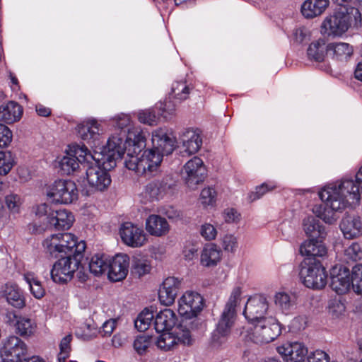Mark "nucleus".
Listing matches in <instances>:
<instances>
[{
	"label": "nucleus",
	"mask_w": 362,
	"mask_h": 362,
	"mask_svg": "<svg viewBox=\"0 0 362 362\" xmlns=\"http://www.w3.org/2000/svg\"><path fill=\"white\" fill-rule=\"evenodd\" d=\"M115 122L116 127L118 129L120 130L119 134L123 135V136H127L130 133L132 134V137L134 138V134H136L138 132H141L140 131L136 130L135 132H130V125H131V118L129 115L125 114H120L115 116Z\"/></svg>",
	"instance_id": "79ce46f5"
},
{
	"label": "nucleus",
	"mask_w": 362,
	"mask_h": 362,
	"mask_svg": "<svg viewBox=\"0 0 362 362\" xmlns=\"http://www.w3.org/2000/svg\"><path fill=\"white\" fill-rule=\"evenodd\" d=\"M182 145L180 153L182 156H189L196 153L202 145L199 133L193 129L185 130L180 137Z\"/></svg>",
	"instance_id": "5701e85b"
},
{
	"label": "nucleus",
	"mask_w": 362,
	"mask_h": 362,
	"mask_svg": "<svg viewBox=\"0 0 362 362\" xmlns=\"http://www.w3.org/2000/svg\"><path fill=\"white\" fill-rule=\"evenodd\" d=\"M138 119L140 122L148 125H153L156 123V116L151 110L140 111L138 114Z\"/></svg>",
	"instance_id": "0e129e2a"
},
{
	"label": "nucleus",
	"mask_w": 362,
	"mask_h": 362,
	"mask_svg": "<svg viewBox=\"0 0 362 362\" xmlns=\"http://www.w3.org/2000/svg\"><path fill=\"white\" fill-rule=\"evenodd\" d=\"M76 131L78 136L92 147L97 149L100 146V138L105 130L96 119H88L78 124Z\"/></svg>",
	"instance_id": "2eb2a0df"
},
{
	"label": "nucleus",
	"mask_w": 362,
	"mask_h": 362,
	"mask_svg": "<svg viewBox=\"0 0 362 362\" xmlns=\"http://www.w3.org/2000/svg\"><path fill=\"white\" fill-rule=\"evenodd\" d=\"M92 153L83 145H71L68 146L65 155L59 159L58 166L64 175H71L79 168V163H91L94 160Z\"/></svg>",
	"instance_id": "39448f33"
},
{
	"label": "nucleus",
	"mask_w": 362,
	"mask_h": 362,
	"mask_svg": "<svg viewBox=\"0 0 362 362\" xmlns=\"http://www.w3.org/2000/svg\"><path fill=\"white\" fill-rule=\"evenodd\" d=\"M274 303L282 313H288L296 304V297L286 292H278L274 296Z\"/></svg>",
	"instance_id": "4c0bfd02"
},
{
	"label": "nucleus",
	"mask_w": 362,
	"mask_h": 362,
	"mask_svg": "<svg viewBox=\"0 0 362 362\" xmlns=\"http://www.w3.org/2000/svg\"><path fill=\"white\" fill-rule=\"evenodd\" d=\"M361 23L362 16L358 8H339L324 19L321 25L322 33L328 36L340 37L350 27H358Z\"/></svg>",
	"instance_id": "7ed1b4c3"
},
{
	"label": "nucleus",
	"mask_w": 362,
	"mask_h": 362,
	"mask_svg": "<svg viewBox=\"0 0 362 362\" xmlns=\"http://www.w3.org/2000/svg\"><path fill=\"white\" fill-rule=\"evenodd\" d=\"M189 93V89L185 83L180 81L173 84L170 97L175 99L178 103L186 100Z\"/></svg>",
	"instance_id": "09e8293b"
},
{
	"label": "nucleus",
	"mask_w": 362,
	"mask_h": 362,
	"mask_svg": "<svg viewBox=\"0 0 362 362\" xmlns=\"http://www.w3.org/2000/svg\"><path fill=\"white\" fill-rule=\"evenodd\" d=\"M200 234L206 240H212L217 235V230L212 224L206 223L201 226Z\"/></svg>",
	"instance_id": "e2e57ef3"
},
{
	"label": "nucleus",
	"mask_w": 362,
	"mask_h": 362,
	"mask_svg": "<svg viewBox=\"0 0 362 362\" xmlns=\"http://www.w3.org/2000/svg\"><path fill=\"white\" fill-rule=\"evenodd\" d=\"M222 252L216 245L206 244L200 254V263L204 267H214L220 262Z\"/></svg>",
	"instance_id": "7c9ffc66"
},
{
	"label": "nucleus",
	"mask_w": 362,
	"mask_h": 362,
	"mask_svg": "<svg viewBox=\"0 0 362 362\" xmlns=\"http://www.w3.org/2000/svg\"><path fill=\"white\" fill-rule=\"evenodd\" d=\"M1 296L11 306L21 309L25 305V298L22 290L13 284H6L1 289Z\"/></svg>",
	"instance_id": "393cba45"
},
{
	"label": "nucleus",
	"mask_w": 362,
	"mask_h": 362,
	"mask_svg": "<svg viewBox=\"0 0 362 362\" xmlns=\"http://www.w3.org/2000/svg\"><path fill=\"white\" fill-rule=\"evenodd\" d=\"M24 279L29 285L30 291L35 298L40 299L45 296V288L42 286L41 282L33 275L30 274H25Z\"/></svg>",
	"instance_id": "a18cd8bd"
},
{
	"label": "nucleus",
	"mask_w": 362,
	"mask_h": 362,
	"mask_svg": "<svg viewBox=\"0 0 362 362\" xmlns=\"http://www.w3.org/2000/svg\"><path fill=\"white\" fill-rule=\"evenodd\" d=\"M250 339L256 344L269 343L281 334V327L275 318L267 317L253 323Z\"/></svg>",
	"instance_id": "6e6552de"
},
{
	"label": "nucleus",
	"mask_w": 362,
	"mask_h": 362,
	"mask_svg": "<svg viewBox=\"0 0 362 362\" xmlns=\"http://www.w3.org/2000/svg\"><path fill=\"white\" fill-rule=\"evenodd\" d=\"M217 193L214 188L208 187L204 188L200 194L201 204L204 206H213L216 201Z\"/></svg>",
	"instance_id": "603ef678"
},
{
	"label": "nucleus",
	"mask_w": 362,
	"mask_h": 362,
	"mask_svg": "<svg viewBox=\"0 0 362 362\" xmlns=\"http://www.w3.org/2000/svg\"><path fill=\"white\" fill-rule=\"evenodd\" d=\"M170 180V177H167L162 180H155L148 183L145 188L146 196L151 200L162 198L173 185L172 182H169Z\"/></svg>",
	"instance_id": "c85d7f7f"
},
{
	"label": "nucleus",
	"mask_w": 362,
	"mask_h": 362,
	"mask_svg": "<svg viewBox=\"0 0 362 362\" xmlns=\"http://www.w3.org/2000/svg\"><path fill=\"white\" fill-rule=\"evenodd\" d=\"M268 302L262 296L250 298L245 306L243 314L245 318L252 323L264 319V315L268 309Z\"/></svg>",
	"instance_id": "f3484780"
},
{
	"label": "nucleus",
	"mask_w": 362,
	"mask_h": 362,
	"mask_svg": "<svg viewBox=\"0 0 362 362\" xmlns=\"http://www.w3.org/2000/svg\"><path fill=\"white\" fill-rule=\"evenodd\" d=\"M206 174V169L204 162L197 156L188 160L183 166L182 171L185 183L192 189L204 181Z\"/></svg>",
	"instance_id": "4468645a"
},
{
	"label": "nucleus",
	"mask_w": 362,
	"mask_h": 362,
	"mask_svg": "<svg viewBox=\"0 0 362 362\" xmlns=\"http://www.w3.org/2000/svg\"><path fill=\"white\" fill-rule=\"evenodd\" d=\"M323 239H309L304 241L300 247V253L303 256L323 257L327 253V249L322 243Z\"/></svg>",
	"instance_id": "72a5a7b5"
},
{
	"label": "nucleus",
	"mask_w": 362,
	"mask_h": 362,
	"mask_svg": "<svg viewBox=\"0 0 362 362\" xmlns=\"http://www.w3.org/2000/svg\"><path fill=\"white\" fill-rule=\"evenodd\" d=\"M204 307V298L196 291H187L178 300V313L186 319L197 317Z\"/></svg>",
	"instance_id": "9b49d317"
},
{
	"label": "nucleus",
	"mask_w": 362,
	"mask_h": 362,
	"mask_svg": "<svg viewBox=\"0 0 362 362\" xmlns=\"http://www.w3.org/2000/svg\"><path fill=\"white\" fill-rule=\"evenodd\" d=\"M13 134L10 129L0 124V148L8 146L12 141Z\"/></svg>",
	"instance_id": "bf43d9fd"
},
{
	"label": "nucleus",
	"mask_w": 362,
	"mask_h": 362,
	"mask_svg": "<svg viewBox=\"0 0 362 362\" xmlns=\"http://www.w3.org/2000/svg\"><path fill=\"white\" fill-rule=\"evenodd\" d=\"M23 107L16 102L10 101L0 106V121L12 124L20 120L23 115Z\"/></svg>",
	"instance_id": "cd10ccee"
},
{
	"label": "nucleus",
	"mask_w": 362,
	"mask_h": 362,
	"mask_svg": "<svg viewBox=\"0 0 362 362\" xmlns=\"http://www.w3.org/2000/svg\"><path fill=\"white\" fill-rule=\"evenodd\" d=\"M351 286L356 294L362 293V264H356L350 272Z\"/></svg>",
	"instance_id": "37998d69"
},
{
	"label": "nucleus",
	"mask_w": 362,
	"mask_h": 362,
	"mask_svg": "<svg viewBox=\"0 0 362 362\" xmlns=\"http://www.w3.org/2000/svg\"><path fill=\"white\" fill-rule=\"evenodd\" d=\"M361 193L358 183L353 177H344L319 191V197L324 204L315 205L312 211L325 223L333 224L339 218V213L347 206L359 204Z\"/></svg>",
	"instance_id": "f03ea898"
},
{
	"label": "nucleus",
	"mask_w": 362,
	"mask_h": 362,
	"mask_svg": "<svg viewBox=\"0 0 362 362\" xmlns=\"http://www.w3.org/2000/svg\"><path fill=\"white\" fill-rule=\"evenodd\" d=\"M276 350L286 362H305L308 356L307 347L300 342L286 343Z\"/></svg>",
	"instance_id": "a211bd4d"
},
{
	"label": "nucleus",
	"mask_w": 362,
	"mask_h": 362,
	"mask_svg": "<svg viewBox=\"0 0 362 362\" xmlns=\"http://www.w3.org/2000/svg\"><path fill=\"white\" fill-rule=\"evenodd\" d=\"M174 334L177 338V342H181L185 344H189L191 342V335L189 329H184L181 325L175 328L173 330Z\"/></svg>",
	"instance_id": "052dcab7"
},
{
	"label": "nucleus",
	"mask_w": 362,
	"mask_h": 362,
	"mask_svg": "<svg viewBox=\"0 0 362 362\" xmlns=\"http://www.w3.org/2000/svg\"><path fill=\"white\" fill-rule=\"evenodd\" d=\"M177 317L175 313L169 308L160 311L154 321L155 329L158 333L170 331L175 325Z\"/></svg>",
	"instance_id": "c756f323"
},
{
	"label": "nucleus",
	"mask_w": 362,
	"mask_h": 362,
	"mask_svg": "<svg viewBox=\"0 0 362 362\" xmlns=\"http://www.w3.org/2000/svg\"><path fill=\"white\" fill-rule=\"evenodd\" d=\"M307 54L310 60L322 62L324 60L325 55L328 54V44L326 45L323 39L314 41L309 45Z\"/></svg>",
	"instance_id": "c9c22d12"
},
{
	"label": "nucleus",
	"mask_w": 362,
	"mask_h": 362,
	"mask_svg": "<svg viewBox=\"0 0 362 362\" xmlns=\"http://www.w3.org/2000/svg\"><path fill=\"white\" fill-rule=\"evenodd\" d=\"M74 222V216L66 210H57L49 212L47 223L57 229H69Z\"/></svg>",
	"instance_id": "bb28decb"
},
{
	"label": "nucleus",
	"mask_w": 362,
	"mask_h": 362,
	"mask_svg": "<svg viewBox=\"0 0 362 362\" xmlns=\"http://www.w3.org/2000/svg\"><path fill=\"white\" fill-rule=\"evenodd\" d=\"M132 137L129 133L127 136H123L119 134H112L107 140L105 146H100L97 149H94L93 156L94 160L102 162L103 163H109L110 168L116 165V160L122 159L124 154V165H126V160L127 158V148H129L128 140Z\"/></svg>",
	"instance_id": "20e7f679"
},
{
	"label": "nucleus",
	"mask_w": 362,
	"mask_h": 362,
	"mask_svg": "<svg viewBox=\"0 0 362 362\" xmlns=\"http://www.w3.org/2000/svg\"><path fill=\"white\" fill-rule=\"evenodd\" d=\"M172 97H169L165 100L164 103L160 104V110L162 116L166 119H170L175 113L177 103L171 100Z\"/></svg>",
	"instance_id": "5fc2aeb1"
},
{
	"label": "nucleus",
	"mask_w": 362,
	"mask_h": 362,
	"mask_svg": "<svg viewBox=\"0 0 362 362\" xmlns=\"http://www.w3.org/2000/svg\"><path fill=\"white\" fill-rule=\"evenodd\" d=\"M222 247L226 252L234 253L238 249V238L233 235H226L222 238Z\"/></svg>",
	"instance_id": "6e6d98bb"
},
{
	"label": "nucleus",
	"mask_w": 362,
	"mask_h": 362,
	"mask_svg": "<svg viewBox=\"0 0 362 362\" xmlns=\"http://www.w3.org/2000/svg\"><path fill=\"white\" fill-rule=\"evenodd\" d=\"M330 286L339 295L347 293L351 289L349 269L344 267L334 268L332 272Z\"/></svg>",
	"instance_id": "4be33fe9"
},
{
	"label": "nucleus",
	"mask_w": 362,
	"mask_h": 362,
	"mask_svg": "<svg viewBox=\"0 0 362 362\" xmlns=\"http://www.w3.org/2000/svg\"><path fill=\"white\" fill-rule=\"evenodd\" d=\"M170 226L167 219L160 215L151 214L145 221V230L150 235L160 238L165 236Z\"/></svg>",
	"instance_id": "b1692460"
},
{
	"label": "nucleus",
	"mask_w": 362,
	"mask_h": 362,
	"mask_svg": "<svg viewBox=\"0 0 362 362\" xmlns=\"http://www.w3.org/2000/svg\"><path fill=\"white\" fill-rule=\"evenodd\" d=\"M26 344L16 336H9L2 343L1 357L4 362H21L27 354Z\"/></svg>",
	"instance_id": "f8f14e48"
},
{
	"label": "nucleus",
	"mask_w": 362,
	"mask_h": 362,
	"mask_svg": "<svg viewBox=\"0 0 362 362\" xmlns=\"http://www.w3.org/2000/svg\"><path fill=\"white\" fill-rule=\"evenodd\" d=\"M46 195L52 202L67 204L76 200L78 194L74 182L60 179L47 187Z\"/></svg>",
	"instance_id": "0eeeda50"
},
{
	"label": "nucleus",
	"mask_w": 362,
	"mask_h": 362,
	"mask_svg": "<svg viewBox=\"0 0 362 362\" xmlns=\"http://www.w3.org/2000/svg\"><path fill=\"white\" fill-rule=\"evenodd\" d=\"M177 338L173 331L162 332L156 340L158 347L163 351H169L177 344Z\"/></svg>",
	"instance_id": "a19ab883"
},
{
	"label": "nucleus",
	"mask_w": 362,
	"mask_h": 362,
	"mask_svg": "<svg viewBox=\"0 0 362 362\" xmlns=\"http://www.w3.org/2000/svg\"><path fill=\"white\" fill-rule=\"evenodd\" d=\"M181 287V281L174 276L167 277L162 283L158 291L160 302L166 306L171 305L175 300Z\"/></svg>",
	"instance_id": "aec40b11"
},
{
	"label": "nucleus",
	"mask_w": 362,
	"mask_h": 362,
	"mask_svg": "<svg viewBox=\"0 0 362 362\" xmlns=\"http://www.w3.org/2000/svg\"><path fill=\"white\" fill-rule=\"evenodd\" d=\"M108 277L112 281H119L124 279L127 274L129 266V257L126 254H119L108 260Z\"/></svg>",
	"instance_id": "6ab92c4d"
},
{
	"label": "nucleus",
	"mask_w": 362,
	"mask_h": 362,
	"mask_svg": "<svg viewBox=\"0 0 362 362\" xmlns=\"http://www.w3.org/2000/svg\"><path fill=\"white\" fill-rule=\"evenodd\" d=\"M153 312L148 310V308H145L137 317L136 320L134 322L135 327L139 332H144L151 325L152 320L153 319Z\"/></svg>",
	"instance_id": "49530a36"
},
{
	"label": "nucleus",
	"mask_w": 362,
	"mask_h": 362,
	"mask_svg": "<svg viewBox=\"0 0 362 362\" xmlns=\"http://www.w3.org/2000/svg\"><path fill=\"white\" fill-rule=\"evenodd\" d=\"M151 266L148 260L143 258H135L132 263V272L139 276L148 274Z\"/></svg>",
	"instance_id": "3c124183"
},
{
	"label": "nucleus",
	"mask_w": 362,
	"mask_h": 362,
	"mask_svg": "<svg viewBox=\"0 0 362 362\" xmlns=\"http://www.w3.org/2000/svg\"><path fill=\"white\" fill-rule=\"evenodd\" d=\"M122 241L127 246L135 248L144 246L148 241L144 230L131 222H125L119 228Z\"/></svg>",
	"instance_id": "dca6fc26"
},
{
	"label": "nucleus",
	"mask_w": 362,
	"mask_h": 362,
	"mask_svg": "<svg viewBox=\"0 0 362 362\" xmlns=\"http://www.w3.org/2000/svg\"><path fill=\"white\" fill-rule=\"evenodd\" d=\"M303 229L310 239H325L327 235L325 228L313 216L303 220Z\"/></svg>",
	"instance_id": "f704fd0d"
},
{
	"label": "nucleus",
	"mask_w": 362,
	"mask_h": 362,
	"mask_svg": "<svg viewBox=\"0 0 362 362\" xmlns=\"http://www.w3.org/2000/svg\"><path fill=\"white\" fill-rule=\"evenodd\" d=\"M44 252L53 257L62 255V245L59 242L57 234H52L46 237L42 243Z\"/></svg>",
	"instance_id": "58836bf2"
},
{
	"label": "nucleus",
	"mask_w": 362,
	"mask_h": 362,
	"mask_svg": "<svg viewBox=\"0 0 362 362\" xmlns=\"http://www.w3.org/2000/svg\"><path fill=\"white\" fill-rule=\"evenodd\" d=\"M345 256L351 260L356 261L362 259V250L357 243H352L344 251Z\"/></svg>",
	"instance_id": "4d7b16f0"
},
{
	"label": "nucleus",
	"mask_w": 362,
	"mask_h": 362,
	"mask_svg": "<svg viewBox=\"0 0 362 362\" xmlns=\"http://www.w3.org/2000/svg\"><path fill=\"white\" fill-rule=\"evenodd\" d=\"M59 242L62 245V254L71 253V256L83 257L86 249V243L83 240L78 241V238L71 233H58Z\"/></svg>",
	"instance_id": "412c9836"
},
{
	"label": "nucleus",
	"mask_w": 362,
	"mask_h": 362,
	"mask_svg": "<svg viewBox=\"0 0 362 362\" xmlns=\"http://www.w3.org/2000/svg\"><path fill=\"white\" fill-rule=\"evenodd\" d=\"M15 161L12 153L10 151H0V175H7L13 166Z\"/></svg>",
	"instance_id": "8fccbe9b"
},
{
	"label": "nucleus",
	"mask_w": 362,
	"mask_h": 362,
	"mask_svg": "<svg viewBox=\"0 0 362 362\" xmlns=\"http://www.w3.org/2000/svg\"><path fill=\"white\" fill-rule=\"evenodd\" d=\"M339 226L346 239L356 238L362 235V221L358 216H345L341 221Z\"/></svg>",
	"instance_id": "a878e982"
},
{
	"label": "nucleus",
	"mask_w": 362,
	"mask_h": 362,
	"mask_svg": "<svg viewBox=\"0 0 362 362\" xmlns=\"http://www.w3.org/2000/svg\"><path fill=\"white\" fill-rule=\"evenodd\" d=\"M150 345V339L148 337L141 335L134 340V347L139 354L144 353Z\"/></svg>",
	"instance_id": "69168bd1"
},
{
	"label": "nucleus",
	"mask_w": 362,
	"mask_h": 362,
	"mask_svg": "<svg viewBox=\"0 0 362 362\" xmlns=\"http://www.w3.org/2000/svg\"><path fill=\"white\" fill-rule=\"evenodd\" d=\"M354 54V47L346 42H331L328 44V55L333 59L346 62Z\"/></svg>",
	"instance_id": "2f4dec72"
},
{
	"label": "nucleus",
	"mask_w": 362,
	"mask_h": 362,
	"mask_svg": "<svg viewBox=\"0 0 362 362\" xmlns=\"http://www.w3.org/2000/svg\"><path fill=\"white\" fill-rule=\"evenodd\" d=\"M23 203L22 197L18 194L10 193L4 197L5 206L11 214H19Z\"/></svg>",
	"instance_id": "c03bdc74"
},
{
	"label": "nucleus",
	"mask_w": 362,
	"mask_h": 362,
	"mask_svg": "<svg viewBox=\"0 0 362 362\" xmlns=\"http://www.w3.org/2000/svg\"><path fill=\"white\" fill-rule=\"evenodd\" d=\"M16 332L22 337H30L34 334L37 325L35 322L27 317L19 316L15 322Z\"/></svg>",
	"instance_id": "e433bc0d"
},
{
	"label": "nucleus",
	"mask_w": 362,
	"mask_h": 362,
	"mask_svg": "<svg viewBox=\"0 0 362 362\" xmlns=\"http://www.w3.org/2000/svg\"><path fill=\"white\" fill-rule=\"evenodd\" d=\"M328 309L333 317H339L345 312V305L340 300L334 299L329 301Z\"/></svg>",
	"instance_id": "13d9d810"
},
{
	"label": "nucleus",
	"mask_w": 362,
	"mask_h": 362,
	"mask_svg": "<svg viewBox=\"0 0 362 362\" xmlns=\"http://www.w3.org/2000/svg\"><path fill=\"white\" fill-rule=\"evenodd\" d=\"M300 277L303 284L310 288H323L327 281L325 269L315 259H305L300 265Z\"/></svg>",
	"instance_id": "423d86ee"
},
{
	"label": "nucleus",
	"mask_w": 362,
	"mask_h": 362,
	"mask_svg": "<svg viewBox=\"0 0 362 362\" xmlns=\"http://www.w3.org/2000/svg\"><path fill=\"white\" fill-rule=\"evenodd\" d=\"M82 257L71 256V255L58 259L52 266L50 271L52 279L59 284L70 281L74 274L80 268Z\"/></svg>",
	"instance_id": "1a4fd4ad"
},
{
	"label": "nucleus",
	"mask_w": 362,
	"mask_h": 362,
	"mask_svg": "<svg viewBox=\"0 0 362 362\" xmlns=\"http://www.w3.org/2000/svg\"><path fill=\"white\" fill-rule=\"evenodd\" d=\"M72 340V336L68 334L65 336L59 344V353L58 354L57 360L59 362H66V360L69 357L71 351L70 343Z\"/></svg>",
	"instance_id": "864d4df0"
},
{
	"label": "nucleus",
	"mask_w": 362,
	"mask_h": 362,
	"mask_svg": "<svg viewBox=\"0 0 362 362\" xmlns=\"http://www.w3.org/2000/svg\"><path fill=\"white\" fill-rule=\"evenodd\" d=\"M126 167L138 175L151 176L157 173L164 155L170 154L175 149L176 139L172 133L159 128L152 132V148L140 153L146 146V138L142 132L134 134L127 141Z\"/></svg>",
	"instance_id": "f257e3e1"
},
{
	"label": "nucleus",
	"mask_w": 362,
	"mask_h": 362,
	"mask_svg": "<svg viewBox=\"0 0 362 362\" xmlns=\"http://www.w3.org/2000/svg\"><path fill=\"white\" fill-rule=\"evenodd\" d=\"M86 173V178L89 186L94 190L104 191L111 183L110 175L105 168H110L109 163H103L92 160Z\"/></svg>",
	"instance_id": "9d476101"
},
{
	"label": "nucleus",
	"mask_w": 362,
	"mask_h": 362,
	"mask_svg": "<svg viewBox=\"0 0 362 362\" xmlns=\"http://www.w3.org/2000/svg\"><path fill=\"white\" fill-rule=\"evenodd\" d=\"M242 294L241 286L233 287L223 308L237 312V308L242 300Z\"/></svg>",
	"instance_id": "de8ad7c7"
},
{
	"label": "nucleus",
	"mask_w": 362,
	"mask_h": 362,
	"mask_svg": "<svg viewBox=\"0 0 362 362\" xmlns=\"http://www.w3.org/2000/svg\"><path fill=\"white\" fill-rule=\"evenodd\" d=\"M236 317V311L223 308L211 335L214 344L220 345L226 341L234 326Z\"/></svg>",
	"instance_id": "ddd939ff"
},
{
	"label": "nucleus",
	"mask_w": 362,
	"mask_h": 362,
	"mask_svg": "<svg viewBox=\"0 0 362 362\" xmlns=\"http://www.w3.org/2000/svg\"><path fill=\"white\" fill-rule=\"evenodd\" d=\"M223 216L224 221L228 223H238L240 220V214L233 208L226 209Z\"/></svg>",
	"instance_id": "338daca9"
},
{
	"label": "nucleus",
	"mask_w": 362,
	"mask_h": 362,
	"mask_svg": "<svg viewBox=\"0 0 362 362\" xmlns=\"http://www.w3.org/2000/svg\"><path fill=\"white\" fill-rule=\"evenodd\" d=\"M329 5V0H306L301 6V13L307 18L322 14Z\"/></svg>",
	"instance_id": "473e14b6"
},
{
	"label": "nucleus",
	"mask_w": 362,
	"mask_h": 362,
	"mask_svg": "<svg viewBox=\"0 0 362 362\" xmlns=\"http://www.w3.org/2000/svg\"><path fill=\"white\" fill-rule=\"evenodd\" d=\"M108 257L105 255H95L89 262L90 272L95 276L104 274L108 269Z\"/></svg>",
	"instance_id": "ea45409f"
},
{
	"label": "nucleus",
	"mask_w": 362,
	"mask_h": 362,
	"mask_svg": "<svg viewBox=\"0 0 362 362\" xmlns=\"http://www.w3.org/2000/svg\"><path fill=\"white\" fill-rule=\"evenodd\" d=\"M183 255L185 259L192 260L198 256V247L194 244H189L185 247Z\"/></svg>",
	"instance_id": "774afa93"
},
{
	"label": "nucleus",
	"mask_w": 362,
	"mask_h": 362,
	"mask_svg": "<svg viewBox=\"0 0 362 362\" xmlns=\"http://www.w3.org/2000/svg\"><path fill=\"white\" fill-rule=\"evenodd\" d=\"M308 362H330L329 354L322 350H315L307 356Z\"/></svg>",
	"instance_id": "680f3d73"
}]
</instances>
